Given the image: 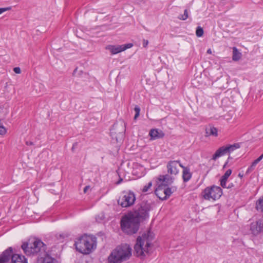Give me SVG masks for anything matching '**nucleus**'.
I'll return each mask as SVG.
<instances>
[{
    "label": "nucleus",
    "instance_id": "28",
    "mask_svg": "<svg viewBox=\"0 0 263 263\" xmlns=\"http://www.w3.org/2000/svg\"><path fill=\"white\" fill-rule=\"evenodd\" d=\"M256 165L257 164H256L255 163L253 162L251 163V165L248 168L247 170L246 171V174L249 175L251 172H252L254 170Z\"/></svg>",
    "mask_w": 263,
    "mask_h": 263
},
{
    "label": "nucleus",
    "instance_id": "12",
    "mask_svg": "<svg viewBox=\"0 0 263 263\" xmlns=\"http://www.w3.org/2000/svg\"><path fill=\"white\" fill-rule=\"evenodd\" d=\"M46 247V245L44 243L41 239L31 236L28 238L26 240L22 241L21 247Z\"/></svg>",
    "mask_w": 263,
    "mask_h": 263
},
{
    "label": "nucleus",
    "instance_id": "32",
    "mask_svg": "<svg viewBox=\"0 0 263 263\" xmlns=\"http://www.w3.org/2000/svg\"><path fill=\"white\" fill-rule=\"evenodd\" d=\"M69 236V234L68 233L60 234L57 236V238L59 240L67 238Z\"/></svg>",
    "mask_w": 263,
    "mask_h": 263
},
{
    "label": "nucleus",
    "instance_id": "20",
    "mask_svg": "<svg viewBox=\"0 0 263 263\" xmlns=\"http://www.w3.org/2000/svg\"><path fill=\"white\" fill-rule=\"evenodd\" d=\"M48 254L47 255H44L42 258L40 257L41 258L38 260L37 263H53V261L52 256L54 255L52 253L51 249L48 251Z\"/></svg>",
    "mask_w": 263,
    "mask_h": 263
},
{
    "label": "nucleus",
    "instance_id": "18",
    "mask_svg": "<svg viewBox=\"0 0 263 263\" xmlns=\"http://www.w3.org/2000/svg\"><path fill=\"white\" fill-rule=\"evenodd\" d=\"M151 139L155 140L162 138L164 137L165 134L161 130L158 129H152L149 133Z\"/></svg>",
    "mask_w": 263,
    "mask_h": 263
},
{
    "label": "nucleus",
    "instance_id": "26",
    "mask_svg": "<svg viewBox=\"0 0 263 263\" xmlns=\"http://www.w3.org/2000/svg\"><path fill=\"white\" fill-rule=\"evenodd\" d=\"M255 208L258 211L263 212V196L257 200Z\"/></svg>",
    "mask_w": 263,
    "mask_h": 263
},
{
    "label": "nucleus",
    "instance_id": "8",
    "mask_svg": "<svg viewBox=\"0 0 263 263\" xmlns=\"http://www.w3.org/2000/svg\"><path fill=\"white\" fill-rule=\"evenodd\" d=\"M136 201L135 193L128 191L123 192V195L118 200V203L123 208H128L133 205Z\"/></svg>",
    "mask_w": 263,
    "mask_h": 263
},
{
    "label": "nucleus",
    "instance_id": "46",
    "mask_svg": "<svg viewBox=\"0 0 263 263\" xmlns=\"http://www.w3.org/2000/svg\"><path fill=\"white\" fill-rule=\"evenodd\" d=\"M228 163V160H227L223 166V168H224Z\"/></svg>",
    "mask_w": 263,
    "mask_h": 263
},
{
    "label": "nucleus",
    "instance_id": "25",
    "mask_svg": "<svg viewBox=\"0 0 263 263\" xmlns=\"http://www.w3.org/2000/svg\"><path fill=\"white\" fill-rule=\"evenodd\" d=\"M164 185H162L161 184H160L158 185V187H157L155 191V193L156 195L157 196L158 198H159V199L162 200L163 198V187Z\"/></svg>",
    "mask_w": 263,
    "mask_h": 263
},
{
    "label": "nucleus",
    "instance_id": "22",
    "mask_svg": "<svg viewBox=\"0 0 263 263\" xmlns=\"http://www.w3.org/2000/svg\"><path fill=\"white\" fill-rule=\"evenodd\" d=\"M217 132V129L212 126H209V127H207L205 129V134L207 136H213L214 137H217L218 136Z\"/></svg>",
    "mask_w": 263,
    "mask_h": 263
},
{
    "label": "nucleus",
    "instance_id": "4",
    "mask_svg": "<svg viewBox=\"0 0 263 263\" xmlns=\"http://www.w3.org/2000/svg\"><path fill=\"white\" fill-rule=\"evenodd\" d=\"M11 259L10 263H28L24 256L14 254L12 248H8L0 255V263H7Z\"/></svg>",
    "mask_w": 263,
    "mask_h": 263
},
{
    "label": "nucleus",
    "instance_id": "49",
    "mask_svg": "<svg viewBox=\"0 0 263 263\" xmlns=\"http://www.w3.org/2000/svg\"><path fill=\"white\" fill-rule=\"evenodd\" d=\"M125 245V247H129V245H127V244H126V243Z\"/></svg>",
    "mask_w": 263,
    "mask_h": 263
},
{
    "label": "nucleus",
    "instance_id": "1",
    "mask_svg": "<svg viewBox=\"0 0 263 263\" xmlns=\"http://www.w3.org/2000/svg\"><path fill=\"white\" fill-rule=\"evenodd\" d=\"M141 222L129 212L123 216L120 221L122 230L128 235L136 234L139 230Z\"/></svg>",
    "mask_w": 263,
    "mask_h": 263
},
{
    "label": "nucleus",
    "instance_id": "11",
    "mask_svg": "<svg viewBox=\"0 0 263 263\" xmlns=\"http://www.w3.org/2000/svg\"><path fill=\"white\" fill-rule=\"evenodd\" d=\"M25 254L29 256H38L42 258L48 255V251L51 248H22Z\"/></svg>",
    "mask_w": 263,
    "mask_h": 263
},
{
    "label": "nucleus",
    "instance_id": "36",
    "mask_svg": "<svg viewBox=\"0 0 263 263\" xmlns=\"http://www.w3.org/2000/svg\"><path fill=\"white\" fill-rule=\"evenodd\" d=\"M13 71L17 74H20L21 72V70L19 67H16L13 68Z\"/></svg>",
    "mask_w": 263,
    "mask_h": 263
},
{
    "label": "nucleus",
    "instance_id": "31",
    "mask_svg": "<svg viewBox=\"0 0 263 263\" xmlns=\"http://www.w3.org/2000/svg\"><path fill=\"white\" fill-rule=\"evenodd\" d=\"M152 186V182H149L147 184L144 185L142 190V192H146L148 191L149 189Z\"/></svg>",
    "mask_w": 263,
    "mask_h": 263
},
{
    "label": "nucleus",
    "instance_id": "35",
    "mask_svg": "<svg viewBox=\"0 0 263 263\" xmlns=\"http://www.w3.org/2000/svg\"><path fill=\"white\" fill-rule=\"evenodd\" d=\"M263 157L260 155L259 157H258L256 159H255L253 162L255 163L256 164H258L262 159Z\"/></svg>",
    "mask_w": 263,
    "mask_h": 263
},
{
    "label": "nucleus",
    "instance_id": "16",
    "mask_svg": "<svg viewBox=\"0 0 263 263\" xmlns=\"http://www.w3.org/2000/svg\"><path fill=\"white\" fill-rule=\"evenodd\" d=\"M180 167L183 169L182 177L183 182H188L192 177L190 168L189 167L184 166L182 164H180Z\"/></svg>",
    "mask_w": 263,
    "mask_h": 263
},
{
    "label": "nucleus",
    "instance_id": "44",
    "mask_svg": "<svg viewBox=\"0 0 263 263\" xmlns=\"http://www.w3.org/2000/svg\"><path fill=\"white\" fill-rule=\"evenodd\" d=\"M174 161L176 162V165L177 166L178 164H179V166H180V164H182L180 160H174Z\"/></svg>",
    "mask_w": 263,
    "mask_h": 263
},
{
    "label": "nucleus",
    "instance_id": "3",
    "mask_svg": "<svg viewBox=\"0 0 263 263\" xmlns=\"http://www.w3.org/2000/svg\"><path fill=\"white\" fill-rule=\"evenodd\" d=\"M132 248H116L107 257L108 263H122L132 256Z\"/></svg>",
    "mask_w": 263,
    "mask_h": 263
},
{
    "label": "nucleus",
    "instance_id": "34",
    "mask_svg": "<svg viewBox=\"0 0 263 263\" xmlns=\"http://www.w3.org/2000/svg\"><path fill=\"white\" fill-rule=\"evenodd\" d=\"M11 9V7H5V8H0V14L6 11L10 10Z\"/></svg>",
    "mask_w": 263,
    "mask_h": 263
},
{
    "label": "nucleus",
    "instance_id": "6",
    "mask_svg": "<svg viewBox=\"0 0 263 263\" xmlns=\"http://www.w3.org/2000/svg\"><path fill=\"white\" fill-rule=\"evenodd\" d=\"M125 130V123L121 120L112 125L110 136L112 139H116L117 142H121L124 138Z\"/></svg>",
    "mask_w": 263,
    "mask_h": 263
},
{
    "label": "nucleus",
    "instance_id": "2",
    "mask_svg": "<svg viewBox=\"0 0 263 263\" xmlns=\"http://www.w3.org/2000/svg\"><path fill=\"white\" fill-rule=\"evenodd\" d=\"M152 210L151 203L147 200H142L138 202L133 209L129 211L130 214L141 222L146 221L149 217V212Z\"/></svg>",
    "mask_w": 263,
    "mask_h": 263
},
{
    "label": "nucleus",
    "instance_id": "24",
    "mask_svg": "<svg viewBox=\"0 0 263 263\" xmlns=\"http://www.w3.org/2000/svg\"><path fill=\"white\" fill-rule=\"evenodd\" d=\"M95 248H75L77 251L83 254H89L92 252Z\"/></svg>",
    "mask_w": 263,
    "mask_h": 263
},
{
    "label": "nucleus",
    "instance_id": "5",
    "mask_svg": "<svg viewBox=\"0 0 263 263\" xmlns=\"http://www.w3.org/2000/svg\"><path fill=\"white\" fill-rule=\"evenodd\" d=\"M202 197L206 200H216L222 195V190L219 186L212 185L206 187L201 193Z\"/></svg>",
    "mask_w": 263,
    "mask_h": 263
},
{
    "label": "nucleus",
    "instance_id": "42",
    "mask_svg": "<svg viewBox=\"0 0 263 263\" xmlns=\"http://www.w3.org/2000/svg\"><path fill=\"white\" fill-rule=\"evenodd\" d=\"M90 188V186L89 185L86 186L83 190V192L84 193H86L87 192V191Z\"/></svg>",
    "mask_w": 263,
    "mask_h": 263
},
{
    "label": "nucleus",
    "instance_id": "14",
    "mask_svg": "<svg viewBox=\"0 0 263 263\" xmlns=\"http://www.w3.org/2000/svg\"><path fill=\"white\" fill-rule=\"evenodd\" d=\"M134 255L141 259H144L146 256L151 254L153 248H134Z\"/></svg>",
    "mask_w": 263,
    "mask_h": 263
},
{
    "label": "nucleus",
    "instance_id": "29",
    "mask_svg": "<svg viewBox=\"0 0 263 263\" xmlns=\"http://www.w3.org/2000/svg\"><path fill=\"white\" fill-rule=\"evenodd\" d=\"M196 34L198 37H201L203 34V29L200 26H198L196 30Z\"/></svg>",
    "mask_w": 263,
    "mask_h": 263
},
{
    "label": "nucleus",
    "instance_id": "51",
    "mask_svg": "<svg viewBox=\"0 0 263 263\" xmlns=\"http://www.w3.org/2000/svg\"><path fill=\"white\" fill-rule=\"evenodd\" d=\"M76 70H77V68L75 69V70H74V72H75Z\"/></svg>",
    "mask_w": 263,
    "mask_h": 263
},
{
    "label": "nucleus",
    "instance_id": "38",
    "mask_svg": "<svg viewBox=\"0 0 263 263\" xmlns=\"http://www.w3.org/2000/svg\"><path fill=\"white\" fill-rule=\"evenodd\" d=\"M148 40L143 39V46L145 48L148 45Z\"/></svg>",
    "mask_w": 263,
    "mask_h": 263
},
{
    "label": "nucleus",
    "instance_id": "37",
    "mask_svg": "<svg viewBox=\"0 0 263 263\" xmlns=\"http://www.w3.org/2000/svg\"><path fill=\"white\" fill-rule=\"evenodd\" d=\"M78 145V143L77 142L73 143L72 146L71 147V151L72 152H74V150L77 147Z\"/></svg>",
    "mask_w": 263,
    "mask_h": 263
},
{
    "label": "nucleus",
    "instance_id": "17",
    "mask_svg": "<svg viewBox=\"0 0 263 263\" xmlns=\"http://www.w3.org/2000/svg\"><path fill=\"white\" fill-rule=\"evenodd\" d=\"M162 185H164L163 187V191L164 196H163L162 200H165L168 198L173 192L177 190L176 187H170L168 186L167 184H161Z\"/></svg>",
    "mask_w": 263,
    "mask_h": 263
},
{
    "label": "nucleus",
    "instance_id": "41",
    "mask_svg": "<svg viewBox=\"0 0 263 263\" xmlns=\"http://www.w3.org/2000/svg\"><path fill=\"white\" fill-rule=\"evenodd\" d=\"M234 186V184L233 183H231L229 184V185L228 186H227V189H231Z\"/></svg>",
    "mask_w": 263,
    "mask_h": 263
},
{
    "label": "nucleus",
    "instance_id": "23",
    "mask_svg": "<svg viewBox=\"0 0 263 263\" xmlns=\"http://www.w3.org/2000/svg\"><path fill=\"white\" fill-rule=\"evenodd\" d=\"M232 49H233L232 60L234 61H239L242 57L241 53L238 51V49L236 47H233L232 48Z\"/></svg>",
    "mask_w": 263,
    "mask_h": 263
},
{
    "label": "nucleus",
    "instance_id": "27",
    "mask_svg": "<svg viewBox=\"0 0 263 263\" xmlns=\"http://www.w3.org/2000/svg\"><path fill=\"white\" fill-rule=\"evenodd\" d=\"M189 17L188 15V11L187 9H185L184 11L183 14H180L178 16V18L180 20L185 21Z\"/></svg>",
    "mask_w": 263,
    "mask_h": 263
},
{
    "label": "nucleus",
    "instance_id": "21",
    "mask_svg": "<svg viewBox=\"0 0 263 263\" xmlns=\"http://www.w3.org/2000/svg\"><path fill=\"white\" fill-rule=\"evenodd\" d=\"M159 181L162 182L163 184H171L173 182L174 179L168 174L165 175H160L158 178Z\"/></svg>",
    "mask_w": 263,
    "mask_h": 263
},
{
    "label": "nucleus",
    "instance_id": "9",
    "mask_svg": "<svg viewBox=\"0 0 263 263\" xmlns=\"http://www.w3.org/2000/svg\"><path fill=\"white\" fill-rule=\"evenodd\" d=\"M155 235L153 232L150 230L147 231L146 233H144L141 236L137 237L136 243L134 247H143L145 242L144 247H151L152 241L154 239Z\"/></svg>",
    "mask_w": 263,
    "mask_h": 263
},
{
    "label": "nucleus",
    "instance_id": "7",
    "mask_svg": "<svg viewBox=\"0 0 263 263\" xmlns=\"http://www.w3.org/2000/svg\"><path fill=\"white\" fill-rule=\"evenodd\" d=\"M240 145L238 143L233 144H228L227 145L220 147L216 150L215 153L213 155L212 159L215 161L218 158L223 156L226 154H230L235 149L240 148Z\"/></svg>",
    "mask_w": 263,
    "mask_h": 263
},
{
    "label": "nucleus",
    "instance_id": "45",
    "mask_svg": "<svg viewBox=\"0 0 263 263\" xmlns=\"http://www.w3.org/2000/svg\"><path fill=\"white\" fill-rule=\"evenodd\" d=\"M140 114H135L134 116V120H136L137 118L139 116Z\"/></svg>",
    "mask_w": 263,
    "mask_h": 263
},
{
    "label": "nucleus",
    "instance_id": "47",
    "mask_svg": "<svg viewBox=\"0 0 263 263\" xmlns=\"http://www.w3.org/2000/svg\"><path fill=\"white\" fill-rule=\"evenodd\" d=\"M207 52H208V53H211V49H208V51H207Z\"/></svg>",
    "mask_w": 263,
    "mask_h": 263
},
{
    "label": "nucleus",
    "instance_id": "19",
    "mask_svg": "<svg viewBox=\"0 0 263 263\" xmlns=\"http://www.w3.org/2000/svg\"><path fill=\"white\" fill-rule=\"evenodd\" d=\"M166 167L168 173L171 175H176L179 173V170L175 161H170L168 162Z\"/></svg>",
    "mask_w": 263,
    "mask_h": 263
},
{
    "label": "nucleus",
    "instance_id": "39",
    "mask_svg": "<svg viewBox=\"0 0 263 263\" xmlns=\"http://www.w3.org/2000/svg\"><path fill=\"white\" fill-rule=\"evenodd\" d=\"M136 114H140V108L139 106H136L134 108Z\"/></svg>",
    "mask_w": 263,
    "mask_h": 263
},
{
    "label": "nucleus",
    "instance_id": "40",
    "mask_svg": "<svg viewBox=\"0 0 263 263\" xmlns=\"http://www.w3.org/2000/svg\"><path fill=\"white\" fill-rule=\"evenodd\" d=\"M25 144L27 145H34V143L33 142H31V141H26L25 142Z\"/></svg>",
    "mask_w": 263,
    "mask_h": 263
},
{
    "label": "nucleus",
    "instance_id": "15",
    "mask_svg": "<svg viewBox=\"0 0 263 263\" xmlns=\"http://www.w3.org/2000/svg\"><path fill=\"white\" fill-rule=\"evenodd\" d=\"M132 43H128L122 45H109L106 47V49L110 50L112 54H117L121 51H124L127 49L133 47Z\"/></svg>",
    "mask_w": 263,
    "mask_h": 263
},
{
    "label": "nucleus",
    "instance_id": "50",
    "mask_svg": "<svg viewBox=\"0 0 263 263\" xmlns=\"http://www.w3.org/2000/svg\"><path fill=\"white\" fill-rule=\"evenodd\" d=\"M230 158H231L230 157V156H229V157H228V160H229V159H230Z\"/></svg>",
    "mask_w": 263,
    "mask_h": 263
},
{
    "label": "nucleus",
    "instance_id": "33",
    "mask_svg": "<svg viewBox=\"0 0 263 263\" xmlns=\"http://www.w3.org/2000/svg\"><path fill=\"white\" fill-rule=\"evenodd\" d=\"M220 185L223 188H227V181L226 179L220 178Z\"/></svg>",
    "mask_w": 263,
    "mask_h": 263
},
{
    "label": "nucleus",
    "instance_id": "30",
    "mask_svg": "<svg viewBox=\"0 0 263 263\" xmlns=\"http://www.w3.org/2000/svg\"><path fill=\"white\" fill-rule=\"evenodd\" d=\"M231 174H232V170L231 169H228L225 172L224 175L223 176H222L221 178H222V179H226V180H227L228 178L229 177V176L231 175Z\"/></svg>",
    "mask_w": 263,
    "mask_h": 263
},
{
    "label": "nucleus",
    "instance_id": "10",
    "mask_svg": "<svg viewBox=\"0 0 263 263\" xmlns=\"http://www.w3.org/2000/svg\"><path fill=\"white\" fill-rule=\"evenodd\" d=\"M80 243H83L84 247H96L97 245V238L93 235H88L84 234L74 241L73 247H77Z\"/></svg>",
    "mask_w": 263,
    "mask_h": 263
},
{
    "label": "nucleus",
    "instance_id": "48",
    "mask_svg": "<svg viewBox=\"0 0 263 263\" xmlns=\"http://www.w3.org/2000/svg\"><path fill=\"white\" fill-rule=\"evenodd\" d=\"M238 176L240 177V178H242L243 177V175H241L240 173H239L238 174Z\"/></svg>",
    "mask_w": 263,
    "mask_h": 263
},
{
    "label": "nucleus",
    "instance_id": "52",
    "mask_svg": "<svg viewBox=\"0 0 263 263\" xmlns=\"http://www.w3.org/2000/svg\"><path fill=\"white\" fill-rule=\"evenodd\" d=\"M261 155L263 157V153Z\"/></svg>",
    "mask_w": 263,
    "mask_h": 263
},
{
    "label": "nucleus",
    "instance_id": "43",
    "mask_svg": "<svg viewBox=\"0 0 263 263\" xmlns=\"http://www.w3.org/2000/svg\"><path fill=\"white\" fill-rule=\"evenodd\" d=\"M123 181V179L121 178H120V179H119V180L117 182L116 184H120Z\"/></svg>",
    "mask_w": 263,
    "mask_h": 263
},
{
    "label": "nucleus",
    "instance_id": "13",
    "mask_svg": "<svg viewBox=\"0 0 263 263\" xmlns=\"http://www.w3.org/2000/svg\"><path fill=\"white\" fill-rule=\"evenodd\" d=\"M250 231L252 234L256 236L263 231V218L252 222L250 224Z\"/></svg>",
    "mask_w": 263,
    "mask_h": 263
}]
</instances>
